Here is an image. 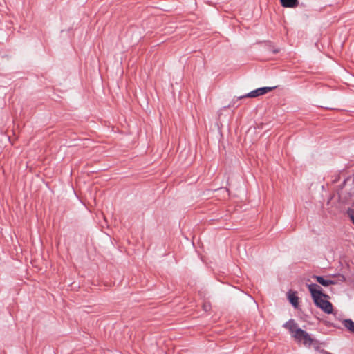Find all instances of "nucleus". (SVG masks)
I'll return each mask as SVG.
<instances>
[{
	"label": "nucleus",
	"instance_id": "nucleus-1",
	"mask_svg": "<svg viewBox=\"0 0 354 354\" xmlns=\"http://www.w3.org/2000/svg\"><path fill=\"white\" fill-rule=\"evenodd\" d=\"M307 286L315 304L324 313L327 314L332 313L333 310V305L330 301L322 299V297H328V295L322 292V288L316 283L308 284Z\"/></svg>",
	"mask_w": 354,
	"mask_h": 354
},
{
	"label": "nucleus",
	"instance_id": "nucleus-2",
	"mask_svg": "<svg viewBox=\"0 0 354 354\" xmlns=\"http://www.w3.org/2000/svg\"><path fill=\"white\" fill-rule=\"evenodd\" d=\"M292 337L297 342H302L308 347L310 346L313 342L310 335L301 328L296 329L295 333L292 335Z\"/></svg>",
	"mask_w": 354,
	"mask_h": 354
},
{
	"label": "nucleus",
	"instance_id": "nucleus-3",
	"mask_svg": "<svg viewBox=\"0 0 354 354\" xmlns=\"http://www.w3.org/2000/svg\"><path fill=\"white\" fill-rule=\"evenodd\" d=\"M275 88H276L275 86H272V87L265 86V87L259 88L254 91H252L251 92H250L244 95L239 97L238 100H241V99H243L245 97H258L260 95H263L267 93L268 92L272 91Z\"/></svg>",
	"mask_w": 354,
	"mask_h": 354
},
{
	"label": "nucleus",
	"instance_id": "nucleus-4",
	"mask_svg": "<svg viewBox=\"0 0 354 354\" xmlns=\"http://www.w3.org/2000/svg\"><path fill=\"white\" fill-rule=\"evenodd\" d=\"M297 326L298 324L292 319H289L283 325V327L288 329L292 335L295 333V330L299 328Z\"/></svg>",
	"mask_w": 354,
	"mask_h": 354
},
{
	"label": "nucleus",
	"instance_id": "nucleus-5",
	"mask_svg": "<svg viewBox=\"0 0 354 354\" xmlns=\"http://www.w3.org/2000/svg\"><path fill=\"white\" fill-rule=\"evenodd\" d=\"M313 278L315 279L316 281L319 283V284L322 285L324 287H328L330 285H334L335 284V281L330 279H325L322 276H316L314 275Z\"/></svg>",
	"mask_w": 354,
	"mask_h": 354
},
{
	"label": "nucleus",
	"instance_id": "nucleus-6",
	"mask_svg": "<svg viewBox=\"0 0 354 354\" xmlns=\"http://www.w3.org/2000/svg\"><path fill=\"white\" fill-rule=\"evenodd\" d=\"M281 4L284 8H296L299 5V0H280Z\"/></svg>",
	"mask_w": 354,
	"mask_h": 354
},
{
	"label": "nucleus",
	"instance_id": "nucleus-7",
	"mask_svg": "<svg viewBox=\"0 0 354 354\" xmlns=\"http://www.w3.org/2000/svg\"><path fill=\"white\" fill-rule=\"evenodd\" d=\"M290 303L295 307L297 308L299 305V298L295 292H289L288 295Z\"/></svg>",
	"mask_w": 354,
	"mask_h": 354
},
{
	"label": "nucleus",
	"instance_id": "nucleus-8",
	"mask_svg": "<svg viewBox=\"0 0 354 354\" xmlns=\"http://www.w3.org/2000/svg\"><path fill=\"white\" fill-rule=\"evenodd\" d=\"M343 324L351 332L354 333V322L353 320L350 319H344Z\"/></svg>",
	"mask_w": 354,
	"mask_h": 354
},
{
	"label": "nucleus",
	"instance_id": "nucleus-9",
	"mask_svg": "<svg viewBox=\"0 0 354 354\" xmlns=\"http://www.w3.org/2000/svg\"><path fill=\"white\" fill-rule=\"evenodd\" d=\"M348 214L351 220L352 221L353 223L354 224V210L349 209L348 210Z\"/></svg>",
	"mask_w": 354,
	"mask_h": 354
},
{
	"label": "nucleus",
	"instance_id": "nucleus-10",
	"mask_svg": "<svg viewBox=\"0 0 354 354\" xmlns=\"http://www.w3.org/2000/svg\"><path fill=\"white\" fill-rule=\"evenodd\" d=\"M273 53H277L279 52L278 49H273L272 50Z\"/></svg>",
	"mask_w": 354,
	"mask_h": 354
},
{
	"label": "nucleus",
	"instance_id": "nucleus-11",
	"mask_svg": "<svg viewBox=\"0 0 354 354\" xmlns=\"http://www.w3.org/2000/svg\"><path fill=\"white\" fill-rule=\"evenodd\" d=\"M234 106V104H230L228 105L227 107H230V106Z\"/></svg>",
	"mask_w": 354,
	"mask_h": 354
}]
</instances>
